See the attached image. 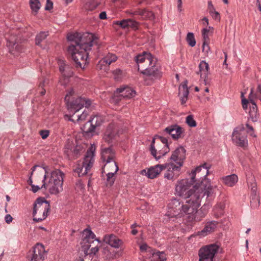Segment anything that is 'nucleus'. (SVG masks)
<instances>
[{
	"mask_svg": "<svg viewBox=\"0 0 261 261\" xmlns=\"http://www.w3.org/2000/svg\"><path fill=\"white\" fill-rule=\"evenodd\" d=\"M100 3V0H87L84 6L86 11H92L94 10Z\"/></svg>",
	"mask_w": 261,
	"mask_h": 261,
	"instance_id": "c756f323",
	"label": "nucleus"
},
{
	"mask_svg": "<svg viewBox=\"0 0 261 261\" xmlns=\"http://www.w3.org/2000/svg\"><path fill=\"white\" fill-rule=\"evenodd\" d=\"M99 248L97 246L92 247L89 253V256H91L92 255H95L96 252H98Z\"/></svg>",
	"mask_w": 261,
	"mask_h": 261,
	"instance_id": "6e6d98bb",
	"label": "nucleus"
},
{
	"mask_svg": "<svg viewBox=\"0 0 261 261\" xmlns=\"http://www.w3.org/2000/svg\"><path fill=\"white\" fill-rule=\"evenodd\" d=\"M116 94H120L119 97L131 98L135 96L136 92L133 88L129 87H121L117 89Z\"/></svg>",
	"mask_w": 261,
	"mask_h": 261,
	"instance_id": "5701e85b",
	"label": "nucleus"
},
{
	"mask_svg": "<svg viewBox=\"0 0 261 261\" xmlns=\"http://www.w3.org/2000/svg\"><path fill=\"white\" fill-rule=\"evenodd\" d=\"M154 17V14L152 12L147 11L146 9H142L140 16L142 19H153Z\"/></svg>",
	"mask_w": 261,
	"mask_h": 261,
	"instance_id": "4c0bfd02",
	"label": "nucleus"
},
{
	"mask_svg": "<svg viewBox=\"0 0 261 261\" xmlns=\"http://www.w3.org/2000/svg\"><path fill=\"white\" fill-rule=\"evenodd\" d=\"M103 241L115 248H119L123 244L122 240L113 234L105 236Z\"/></svg>",
	"mask_w": 261,
	"mask_h": 261,
	"instance_id": "412c9836",
	"label": "nucleus"
},
{
	"mask_svg": "<svg viewBox=\"0 0 261 261\" xmlns=\"http://www.w3.org/2000/svg\"><path fill=\"white\" fill-rule=\"evenodd\" d=\"M32 191L34 193L37 192L39 189H42L41 186L40 187L38 186H35V185H32Z\"/></svg>",
	"mask_w": 261,
	"mask_h": 261,
	"instance_id": "e2e57ef3",
	"label": "nucleus"
},
{
	"mask_svg": "<svg viewBox=\"0 0 261 261\" xmlns=\"http://www.w3.org/2000/svg\"><path fill=\"white\" fill-rule=\"evenodd\" d=\"M101 153V159L103 162L114 160L115 152L111 146L106 148L102 145Z\"/></svg>",
	"mask_w": 261,
	"mask_h": 261,
	"instance_id": "b1692460",
	"label": "nucleus"
},
{
	"mask_svg": "<svg viewBox=\"0 0 261 261\" xmlns=\"http://www.w3.org/2000/svg\"><path fill=\"white\" fill-rule=\"evenodd\" d=\"M82 129L83 132L86 134H88L94 132L95 127L94 126H93L92 122L90 119L85 124Z\"/></svg>",
	"mask_w": 261,
	"mask_h": 261,
	"instance_id": "473e14b6",
	"label": "nucleus"
},
{
	"mask_svg": "<svg viewBox=\"0 0 261 261\" xmlns=\"http://www.w3.org/2000/svg\"><path fill=\"white\" fill-rule=\"evenodd\" d=\"M99 17L101 19H105L107 18V14L106 12L103 11L101 12L99 15Z\"/></svg>",
	"mask_w": 261,
	"mask_h": 261,
	"instance_id": "0e129e2a",
	"label": "nucleus"
},
{
	"mask_svg": "<svg viewBox=\"0 0 261 261\" xmlns=\"http://www.w3.org/2000/svg\"><path fill=\"white\" fill-rule=\"evenodd\" d=\"M119 137V131L117 129V126L111 123L107 127L103 137L102 140L108 144H113L115 143Z\"/></svg>",
	"mask_w": 261,
	"mask_h": 261,
	"instance_id": "f8f14e48",
	"label": "nucleus"
},
{
	"mask_svg": "<svg viewBox=\"0 0 261 261\" xmlns=\"http://www.w3.org/2000/svg\"><path fill=\"white\" fill-rule=\"evenodd\" d=\"M223 182L228 187H233L238 181V177L237 175L233 174L226 176L222 178Z\"/></svg>",
	"mask_w": 261,
	"mask_h": 261,
	"instance_id": "c85d7f7f",
	"label": "nucleus"
},
{
	"mask_svg": "<svg viewBox=\"0 0 261 261\" xmlns=\"http://www.w3.org/2000/svg\"><path fill=\"white\" fill-rule=\"evenodd\" d=\"M49 209L50 204L48 201L44 198H37L34 204V221L39 222L44 220L47 216Z\"/></svg>",
	"mask_w": 261,
	"mask_h": 261,
	"instance_id": "6e6552de",
	"label": "nucleus"
},
{
	"mask_svg": "<svg viewBox=\"0 0 261 261\" xmlns=\"http://www.w3.org/2000/svg\"><path fill=\"white\" fill-rule=\"evenodd\" d=\"M199 68L200 77L205 81V79L209 74V66L208 63L204 61H201L199 65Z\"/></svg>",
	"mask_w": 261,
	"mask_h": 261,
	"instance_id": "cd10ccee",
	"label": "nucleus"
},
{
	"mask_svg": "<svg viewBox=\"0 0 261 261\" xmlns=\"http://www.w3.org/2000/svg\"><path fill=\"white\" fill-rule=\"evenodd\" d=\"M5 220L7 223L10 224L12 221L13 218L10 215L8 214L5 216Z\"/></svg>",
	"mask_w": 261,
	"mask_h": 261,
	"instance_id": "bf43d9fd",
	"label": "nucleus"
},
{
	"mask_svg": "<svg viewBox=\"0 0 261 261\" xmlns=\"http://www.w3.org/2000/svg\"><path fill=\"white\" fill-rule=\"evenodd\" d=\"M210 51V47L208 45V42H203L202 44V51L206 55H207Z\"/></svg>",
	"mask_w": 261,
	"mask_h": 261,
	"instance_id": "09e8293b",
	"label": "nucleus"
},
{
	"mask_svg": "<svg viewBox=\"0 0 261 261\" xmlns=\"http://www.w3.org/2000/svg\"><path fill=\"white\" fill-rule=\"evenodd\" d=\"M142 11V9H138L136 10H132L130 13L133 15H139L140 16Z\"/></svg>",
	"mask_w": 261,
	"mask_h": 261,
	"instance_id": "13d9d810",
	"label": "nucleus"
},
{
	"mask_svg": "<svg viewBox=\"0 0 261 261\" xmlns=\"http://www.w3.org/2000/svg\"><path fill=\"white\" fill-rule=\"evenodd\" d=\"M83 147L80 145H76L73 149V151H72L73 158H77L80 153L83 151Z\"/></svg>",
	"mask_w": 261,
	"mask_h": 261,
	"instance_id": "a19ab883",
	"label": "nucleus"
},
{
	"mask_svg": "<svg viewBox=\"0 0 261 261\" xmlns=\"http://www.w3.org/2000/svg\"><path fill=\"white\" fill-rule=\"evenodd\" d=\"M73 94V90L71 89L66 94L65 100L66 101L68 110L70 113H73L72 115L70 116L69 120L74 122H80L86 119L88 113L86 111H84L80 115L77 113L84 107L88 108L91 105V101L81 97H72Z\"/></svg>",
	"mask_w": 261,
	"mask_h": 261,
	"instance_id": "39448f33",
	"label": "nucleus"
},
{
	"mask_svg": "<svg viewBox=\"0 0 261 261\" xmlns=\"http://www.w3.org/2000/svg\"><path fill=\"white\" fill-rule=\"evenodd\" d=\"M256 96L261 100V85H260L257 87Z\"/></svg>",
	"mask_w": 261,
	"mask_h": 261,
	"instance_id": "680f3d73",
	"label": "nucleus"
},
{
	"mask_svg": "<svg viewBox=\"0 0 261 261\" xmlns=\"http://www.w3.org/2000/svg\"><path fill=\"white\" fill-rule=\"evenodd\" d=\"M46 253L44 246L40 244H37L33 250L29 252L28 255L29 261H43Z\"/></svg>",
	"mask_w": 261,
	"mask_h": 261,
	"instance_id": "ddd939ff",
	"label": "nucleus"
},
{
	"mask_svg": "<svg viewBox=\"0 0 261 261\" xmlns=\"http://www.w3.org/2000/svg\"><path fill=\"white\" fill-rule=\"evenodd\" d=\"M59 66L60 71L63 76L67 78L72 76L73 71L72 68L69 65H66L64 61L60 60Z\"/></svg>",
	"mask_w": 261,
	"mask_h": 261,
	"instance_id": "bb28decb",
	"label": "nucleus"
},
{
	"mask_svg": "<svg viewBox=\"0 0 261 261\" xmlns=\"http://www.w3.org/2000/svg\"><path fill=\"white\" fill-rule=\"evenodd\" d=\"M210 186L208 185H202L200 189H197V191L194 190V194L184 198L185 202L180 204L179 200L176 199H171L169 204L168 212L170 214L168 216L172 217H180L183 215H189V218L190 221L199 222L204 218L206 212H203L204 207L202 206L200 211L198 212V208L200 205V197L201 194L203 196L206 195L208 197L211 195V190Z\"/></svg>",
	"mask_w": 261,
	"mask_h": 261,
	"instance_id": "f257e3e1",
	"label": "nucleus"
},
{
	"mask_svg": "<svg viewBox=\"0 0 261 261\" xmlns=\"http://www.w3.org/2000/svg\"><path fill=\"white\" fill-rule=\"evenodd\" d=\"M219 246L211 244L201 248L199 250V261H214V257L219 250Z\"/></svg>",
	"mask_w": 261,
	"mask_h": 261,
	"instance_id": "9d476101",
	"label": "nucleus"
},
{
	"mask_svg": "<svg viewBox=\"0 0 261 261\" xmlns=\"http://www.w3.org/2000/svg\"><path fill=\"white\" fill-rule=\"evenodd\" d=\"M38 166L37 165H35L33 167V168H32V171L31 172V174H30V176L29 177V180L28 181L29 184L32 187V185H34L33 184V181H32V175L33 174V172L34 171H35V169L36 167H37Z\"/></svg>",
	"mask_w": 261,
	"mask_h": 261,
	"instance_id": "603ef678",
	"label": "nucleus"
},
{
	"mask_svg": "<svg viewBox=\"0 0 261 261\" xmlns=\"http://www.w3.org/2000/svg\"><path fill=\"white\" fill-rule=\"evenodd\" d=\"M251 188V191L253 192H255L256 191V184L254 183V182H253V183H251V185L250 186Z\"/></svg>",
	"mask_w": 261,
	"mask_h": 261,
	"instance_id": "774afa93",
	"label": "nucleus"
},
{
	"mask_svg": "<svg viewBox=\"0 0 261 261\" xmlns=\"http://www.w3.org/2000/svg\"><path fill=\"white\" fill-rule=\"evenodd\" d=\"M188 82L187 81L183 82L179 87L178 95L180 98L181 103L185 104L187 99L189 91L187 86Z\"/></svg>",
	"mask_w": 261,
	"mask_h": 261,
	"instance_id": "393cba45",
	"label": "nucleus"
},
{
	"mask_svg": "<svg viewBox=\"0 0 261 261\" xmlns=\"http://www.w3.org/2000/svg\"><path fill=\"white\" fill-rule=\"evenodd\" d=\"M90 120L92 122L93 126L95 127L100 126L103 122V118L101 116L94 115L91 118Z\"/></svg>",
	"mask_w": 261,
	"mask_h": 261,
	"instance_id": "2f4dec72",
	"label": "nucleus"
},
{
	"mask_svg": "<svg viewBox=\"0 0 261 261\" xmlns=\"http://www.w3.org/2000/svg\"><path fill=\"white\" fill-rule=\"evenodd\" d=\"M208 8L209 9L210 13H212V12L215 11V9L212 4V3L211 1H209L208 2Z\"/></svg>",
	"mask_w": 261,
	"mask_h": 261,
	"instance_id": "052dcab7",
	"label": "nucleus"
},
{
	"mask_svg": "<svg viewBox=\"0 0 261 261\" xmlns=\"http://www.w3.org/2000/svg\"><path fill=\"white\" fill-rule=\"evenodd\" d=\"M130 28L133 29H137L138 28V23L132 19H128V28Z\"/></svg>",
	"mask_w": 261,
	"mask_h": 261,
	"instance_id": "de8ad7c7",
	"label": "nucleus"
},
{
	"mask_svg": "<svg viewBox=\"0 0 261 261\" xmlns=\"http://www.w3.org/2000/svg\"><path fill=\"white\" fill-rule=\"evenodd\" d=\"M253 90L251 89V93L249 96V100H247L245 98H242V107L244 110H246L247 108V103L249 102L251 104V106H250V111L249 112L250 118L253 122H256L257 120V106L253 99Z\"/></svg>",
	"mask_w": 261,
	"mask_h": 261,
	"instance_id": "dca6fc26",
	"label": "nucleus"
},
{
	"mask_svg": "<svg viewBox=\"0 0 261 261\" xmlns=\"http://www.w3.org/2000/svg\"><path fill=\"white\" fill-rule=\"evenodd\" d=\"M186 158V150L183 147L177 148L172 153L170 158V162L176 165L182 166L183 162Z\"/></svg>",
	"mask_w": 261,
	"mask_h": 261,
	"instance_id": "f3484780",
	"label": "nucleus"
},
{
	"mask_svg": "<svg viewBox=\"0 0 261 261\" xmlns=\"http://www.w3.org/2000/svg\"><path fill=\"white\" fill-rule=\"evenodd\" d=\"M147 248H148V246L146 244H143L141 245L140 246V249L142 251H146Z\"/></svg>",
	"mask_w": 261,
	"mask_h": 261,
	"instance_id": "338daca9",
	"label": "nucleus"
},
{
	"mask_svg": "<svg viewBox=\"0 0 261 261\" xmlns=\"http://www.w3.org/2000/svg\"><path fill=\"white\" fill-rule=\"evenodd\" d=\"M188 179H182L177 181L175 186L176 194L181 197L185 198L194 193V187L190 189L192 183Z\"/></svg>",
	"mask_w": 261,
	"mask_h": 261,
	"instance_id": "1a4fd4ad",
	"label": "nucleus"
},
{
	"mask_svg": "<svg viewBox=\"0 0 261 261\" xmlns=\"http://www.w3.org/2000/svg\"><path fill=\"white\" fill-rule=\"evenodd\" d=\"M30 7L35 14L40 8L41 4L39 0H30Z\"/></svg>",
	"mask_w": 261,
	"mask_h": 261,
	"instance_id": "f704fd0d",
	"label": "nucleus"
},
{
	"mask_svg": "<svg viewBox=\"0 0 261 261\" xmlns=\"http://www.w3.org/2000/svg\"><path fill=\"white\" fill-rule=\"evenodd\" d=\"M167 259L164 252L156 251L152 254L151 261H164Z\"/></svg>",
	"mask_w": 261,
	"mask_h": 261,
	"instance_id": "7c9ffc66",
	"label": "nucleus"
},
{
	"mask_svg": "<svg viewBox=\"0 0 261 261\" xmlns=\"http://www.w3.org/2000/svg\"><path fill=\"white\" fill-rule=\"evenodd\" d=\"M116 60L117 57L115 55L113 54H108L106 57L101 60V63H103L106 62L109 66L112 62L116 61Z\"/></svg>",
	"mask_w": 261,
	"mask_h": 261,
	"instance_id": "72a5a7b5",
	"label": "nucleus"
},
{
	"mask_svg": "<svg viewBox=\"0 0 261 261\" xmlns=\"http://www.w3.org/2000/svg\"><path fill=\"white\" fill-rule=\"evenodd\" d=\"M40 135L43 139H45L48 136L49 132L48 130H41Z\"/></svg>",
	"mask_w": 261,
	"mask_h": 261,
	"instance_id": "4d7b16f0",
	"label": "nucleus"
},
{
	"mask_svg": "<svg viewBox=\"0 0 261 261\" xmlns=\"http://www.w3.org/2000/svg\"><path fill=\"white\" fill-rule=\"evenodd\" d=\"M109 67V65L106 62L103 63H101V60L99 61L96 65V68L99 70H107Z\"/></svg>",
	"mask_w": 261,
	"mask_h": 261,
	"instance_id": "c03bdc74",
	"label": "nucleus"
},
{
	"mask_svg": "<svg viewBox=\"0 0 261 261\" xmlns=\"http://www.w3.org/2000/svg\"><path fill=\"white\" fill-rule=\"evenodd\" d=\"M155 140H156V142H158L160 143H164L166 145H168V140L162 137H158L156 138H154Z\"/></svg>",
	"mask_w": 261,
	"mask_h": 261,
	"instance_id": "8fccbe9b",
	"label": "nucleus"
},
{
	"mask_svg": "<svg viewBox=\"0 0 261 261\" xmlns=\"http://www.w3.org/2000/svg\"><path fill=\"white\" fill-rule=\"evenodd\" d=\"M107 176L106 185L107 187H111L115 180V174L110 173H105Z\"/></svg>",
	"mask_w": 261,
	"mask_h": 261,
	"instance_id": "e433bc0d",
	"label": "nucleus"
},
{
	"mask_svg": "<svg viewBox=\"0 0 261 261\" xmlns=\"http://www.w3.org/2000/svg\"><path fill=\"white\" fill-rule=\"evenodd\" d=\"M76 188L81 190L84 188V185L81 180L78 181L76 184Z\"/></svg>",
	"mask_w": 261,
	"mask_h": 261,
	"instance_id": "69168bd1",
	"label": "nucleus"
},
{
	"mask_svg": "<svg viewBox=\"0 0 261 261\" xmlns=\"http://www.w3.org/2000/svg\"><path fill=\"white\" fill-rule=\"evenodd\" d=\"M64 176V173L59 169L48 173L44 169L40 168L37 173V178L40 176L42 179L41 188L51 194H57L62 191Z\"/></svg>",
	"mask_w": 261,
	"mask_h": 261,
	"instance_id": "20e7f679",
	"label": "nucleus"
},
{
	"mask_svg": "<svg viewBox=\"0 0 261 261\" xmlns=\"http://www.w3.org/2000/svg\"><path fill=\"white\" fill-rule=\"evenodd\" d=\"M244 127L241 125L237 127L233 132L232 135V140L237 145L244 147L248 144L246 136L244 134Z\"/></svg>",
	"mask_w": 261,
	"mask_h": 261,
	"instance_id": "4468645a",
	"label": "nucleus"
},
{
	"mask_svg": "<svg viewBox=\"0 0 261 261\" xmlns=\"http://www.w3.org/2000/svg\"><path fill=\"white\" fill-rule=\"evenodd\" d=\"M67 39L71 42L68 48L69 53L77 66L84 68L82 65L88 63V51L94 44L98 43V37L92 33H75L68 35Z\"/></svg>",
	"mask_w": 261,
	"mask_h": 261,
	"instance_id": "f03ea898",
	"label": "nucleus"
},
{
	"mask_svg": "<svg viewBox=\"0 0 261 261\" xmlns=\"http://www.w3.org/2000/svg\"><path fill=\"white\" fill-rule=\"evenodd\" d=\"M219 222L215 220L208 221L206 222L204 228L196 233V236L200 237H205L214 232L217 228Z\"/></svg>",
	"mask_w": 261,
	"mask_h": 261,
	"instance_id": "a211bd4d",
	"label": "nucleus"
},
{
	"mask_svg": "<svg viewBox=\"0 0 261 261\" xmlns=\"http://www.w3.org/2000/svg\"><path fill=\"white\" fill-rule=\"evenodd\" d=\"M85 232H86V236L84 239V241L89 243L93 242L94 240L99 242L98 239H95L96 236L95 234L91 230L85 229Z\"/></svg>",
	"mask_w": 261,
	"mask_h": 261,
	"instance_id": "c9c22d12",
	"label": "nucleus"
},
{
	"mask_svg": "<svg viewBox=\"0 0 261 261\" xmlns=\"http://www.w3.org/2000/svg\"><path fill=\"white\" fill-rule=\"evenodd\" d=\"M48 35V32H42L36 36V44L39 45L41 42Z\"/></svg>",
	"mask_w": 261,
	"mask_h": 261,
	"instance_id": "58836bf2",
	"label": "nucleus"
},
{
	"mask_svg": "<svg viewBox=\"0 0 261 261\" xmlns=\"http://www.w3.org/2000/svg\"><path fill=\"white\" fill-rule=\"evenodd\" d=\"M208 170L206 164H204L199 167H197L195 170L192 172L191 180L192 182L197 181L194 186V190L197 191V189H200L202 185H208L212 188L211 195L214 192V188L216 187L211 186L210 181L206 178L208 174Z\"/></svg>",
	"mask_w": 261,
	"mask_h": 261,
	"instance_id": "423d86ee",
	"label": "nucleus"
},
{
	"mask_svg": "<svg viewBox=\"0 0 261 261\" xmlns=\"http://www.w3.org/2000/svg\"><path fill=\"white\" fill-rule=\"evenodd\" d=\"M7 44L12 54L17 55L21 51V46L17 42V38L15 35H11L7 38Z\"/></svg>",
	"mask_w": 261,
	"mask_h": 261,
	"instance_id": "aec40b11",
	"label": "nucleus"
},
{
	"mask_svg": "<svg viewBox=\"0 0 261 261\" xmlns=\"http://www.w3.org/2000/svg\"><path fill=\"white\" fill-rule=\"evenodd\" d=\"M53 3L50 0H46V4L45 7V10H50L53 8Z\"/></svg>",
	"mask_w": 261,
	"mask_h": 261,
	"instance_id": "864d4df0",
	"label": "nucleus"
},
{
	"mask_svg": "<svg viewBox=\"0 0 261 261\" xmlns=\"http://www.w3.org/2000/svg\"><path fill=\"white\" fill-rule=\"evenodd\" d=\"M213 17V18L216 20H220V15L219 12L216 11V10L212 12V13H210Z\"/></svg>",
	"mask_w": 261,
	"mask_h": 261,
	"instance_id": "5fc2aeb1",
	"label": "nucleus"
},
{
	"mask_svg": "<svg viewBox=\"0 0 261 261\" xmlns=\"http://www.w3.org/2000/svg\"><path fill=\"white\" fill-rule=\"evenodd\" d=\"M164 131L171 135L172 138L177 139L180 137L182 133V129L177 125H173L166 127Z\"/></svg>",
	"mask_w": 261,
	"mask_h": 261,
	"instance_id": "4be33fe9",
	"label": "nucleus"
},
{
	"mask_svg": "<svg viewBox=\"0 0 261 261\" xmlns=\"http://www.w3.org/2000/svg\"><path fill=\"white\" fill-rule=\"evenodd\" d=\"M169 151L170 149L168 145L156 142L155 139H153L150 146V151L151 155L156 160L160 159L169 152Z\"/></svg>",
	"mask_w": 261,
	"mask_h": 261,
	"instance_id": "9b49d317",
	"label": "nucleus"
},
{
	"mask_svg": "<svg viewBox=\"0 0 261 261\" xmlns=\"http://www.w3.org/2000/svg\"><path fill=\"white\" fill-rule=\"evenodd\" d=\"M115 24L119 25L123 29H128V19L121 21H117Z\"/></svg>",
	"mask_w": 261,
	"mask_h": 261,
	"instance_id": "a18cd8bd",
	"label": "nucleus"
},
{
	"mask_svg": "<svg viewBox=\"0 0 261 261\" xmlns=\"http://www.w3.org/2000/svg\"><path fill=\"white\" fill-rule=\"evenodd\" d=\"M164 166L163 165H156L149 168L143 169L141 171V174L145 175L149 178L153 179L156 177L164 170Z\"/></svg>",
	"mask_w": 261,
	"mask_h": 261,
	"instance_id": "6ab92c4d",
	"label": "nucleus"
},
{
	"mask_svg": "<svg viewBox=\"0 0 261 261\" xmlns=\"http://www.w3.org/2000/svg\"><path fill=\"white\" fill-rule=\"evenodd\" d=\"M113 73L115 79L117 81L120 80L123 75V71L119 69H117L113 71Z\"/></svg>",
	"mask_w": 261,
	"mask_h": 261,
	"instance_id": "37998d69",
	"label": "nucleus"
},
{
	"mask_svg": "<svg viewBox=\"0 0 261 261\" xmlns=\"http://www.w3.org/2000/svg\"><path fill=\"white\" fill-rule=\"evenodd\" d=\"M186 123L190 127H195L196 126V122L193 119L192 115H189L186 117Z\"/></svg>",
	"mask_w": 261,
	"mask_h": 261,
	"instance_id": "79ce46f5",
	"label": "nucleus"
},
{
	"mask_svg": "<svg viewBox=\"0 0 261 261\" xmlns=\"http://www.w3.org/2000/svg\"><path fill=\"white\" fill-rule=\"evenodd\" d=\"M210 31L209 29H203L202 30V35L203 37V42H208V32Z\"/></svg>",
	"mask_w": 261,
	"mask_h": 261,
	"instance_id": "49530a36",
	"label": "nucleus"
},
{
	"mask_svg": "<svg viewBox=\"0 0 261 261\" xmlns=\"http://www.w3.org/2000/svg\"><path fill=\"white\" fill-rule=\"evenodd\" d=\"M246 126L247 128L248 129V130L247 131L248 133L250 134V136L256 137V135L254 134L253 132V128L252 126H250L249 125V124L246 123Z\"/></svg>",
	"mask_w": 261,
	"mask_h": 261,
	"instance_id": "3c124183",
	"label": "nucleus"
},
{
	"mask_svg": "<svg viewBox=\"0 0 261 261\" xmlns=\"http://www.w3.org/2000/svg\"><path fill=\"white\" fill-rule=\"evenodd\" d=\"M94 150L93 147H91L87 150L83 160L79 161L76 164L73 170L79 176L86 175L92 167L94 163Z\"/></svg>",
	"mask_w": 261,
	"mask_h": 261,
	"instance_id": "0eeeda50",
	"label": "nucleus"
},
{
	"mask_svg": "<svg viewBox=\"0 0 261 261\" xmlns=\"http://www.w3.org/2000/svg\"><path fill=\"white\" fill-rule=\"evenodd\" d=\"M186 40L188 44L191 47L194 46L196 44V41L194 36V34L192 33H188L187 34Z\"/></svg>",
	"mask_w": 261,
	"mask_h": 261,
	"instance_id": "ea45409f",
	"label": "nucleus"
},
{
	"mask_svg": "<svg viewBox=\"0 0 261 261\" xmlns=\"http://www.w3.org/2000/svg\"><path fill=\"white\" fill-rule=\"evenodd\" d=\"M138 69L146 76L145 81L147 85H150L156 79L162 76L160 67L157 64L156 59L150 53H144L136 57Z\"/></svg>",
	"mask_w": 261,
	"mask_h": 261,
	"instance_id": "7ed1b4c3",
	"label": "nucleus"
},
{
	"mask_svg": "<svg viewBox=\"0 0 261 261\" xmlns=\"http://www.w3.org/2000/svg\"><path fill=\"white\" fill-rule=\"evenodd\" d=\"M163 165L164 166V169H167L164 175L165 178L168 180H174L177 178L180 174L181 166L170 162Z\"/></svg>",
	"mask_w": 261,
	"mask_h": 261,
	"instance_id": "2eb2a0df",
	"label": "nucleus"
},
{
	"mask_svg": "<svg viewBox=\"0 0 261 261\" xmlns=\"http://www.w3.org/2000/svg\"><path fill=\"white\" fill-rule=\"evenodd\" d=\"M105 162L106 164L102 169V173H112L113 174H116L119 169L116 162L114 160L106 161Z\"/></svg>",
	"mask_w": 261,
	"mask_h": 261,
	"instance_id": "a878e982",
	"label": "nucleus"
}]
</instances>
